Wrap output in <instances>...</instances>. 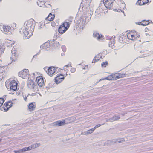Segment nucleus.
I'll list each match as a JSON object with an SVG mask.
<instances>
[{
  "label": "nucleus",
  "instance_id": "1",
  "mask_svg": "<svg viewBox=\"0 0 153 153\" xmlns=\"http://www.w3.org/2000/svg\"><path fill=\"white\" fill-rule=\"evenodd\" d=\"M35 25V22L33 19H31L29 20L26 21L24 24L23 27L25 29L30 30L33 31Z\"/></svg>",
  "mask_w": 153,
  "mask_h": 153
},
{
  "label": "nucleus",
  "instance_id": "2",
  "mask_svg": "<svg viewBox=\"0 0 153 153\" xmlns=\"http://www.w3.org/2000/svg\"><path fill=\"white\" fill-rule=\"evenodd\" d=\"M27 86L33 91L36 92L38 91V86L36 83L31 80H28L27 82Z\"/></svg>",
  "mask_w": 153,
  "mask_h": 153
},
{
  "label": "nucleus",
  "instance_id": "3",
  "mask_svg": "<svg viewBox=\"0 0 153 153\" xmlns=\"http://www.w3.org/2000/svg\"><path fill=\"white\" fill-rule=\"evenodd\" d=\"M69 27V22H65L60 26L58 29V32L61 34H63L66 31Z\"/></svg>",
  "mask_w": 153,
  "mask_h": 153
},
{
  "label": "nucleus",
  "instance_id": "4",
  "mask_svg": "<svg viewBox=\"0 0 153 153\" xmlns=\"http://www.w3.org/2000/svg\"><path fill=\"white\" fill-rule=\"evenodd\" d=\"M22 32L24 34L23 37L24 39H27L32 35L33 31L30 30L25 29L23 27H22Z\"/></svg>",
  "mask_w": 153,
  "mask_h": 153
},
{
  "label": "nucleus",
  "instance_id": "5",
  "mask_svg": "<svg viewBox=\"0 0 153 153\" xmlns=\"http://www.w3.org/2000/svg\"><path fill=\"white\" fill-rule=\"evenodd\" d=\"M89 0L88 1H87L86 0H82L80 4V7H82L83 10H86L87 11H89L90 4L91 3L90 0Z\"/></svg>",
  "mask_w": 153,
  "mask_h": 153
},
{
  "label": "nucleus",
  "instance_id": "6",
  "mask_svg": "<svg viewBox=\"0 0 153 153\" xmlns=\"http://www.w3.org/2000/svg\"><path fill=\"white\" fill-rule=\"evenodd\" d=\"M8 87L10 91H16L17 89V83L15 80H12L8 85Z\"/></svg>",
  "mask_w": 153,
  "mask_h": 153
},
{
  "label": "nucleus",
  "instance_id": "7",
  "mask_svg": "<svg viewBox=\"0 0 153 153\" xmlns=\"http://www.w3.org/2000/svg\"><path fill=\"white\" fill-rule=\"evenodd\" d=\"M19 75L22 78L25 79L28 78L29 76V71L27 69H24L22 71L20 72Z\"/></svg>",
  "mask_w": 153,
  "mask_h": 153
},
{
  "label": "nucleus",
  "instance_id": "8",
  "mask_svg": "<svg viewBox=\"0 0 153 153\" xmlns=\"http://www.w3.org/2000/svg\"><path fill=\"white\" fill-rule=\"evenodd\" d=\"M36 80L38 85L39 87H42L45 82V79L43 78L41 76H37Z\"/></svg>",
  "mask_w": 153,
  "mask_h": 153
},
{
  "label": "nucleus",
  "instance_id": "9",
  "mask_svg": "<svg viewBox=\"0 0 153 153\" xmlns=\"http://www.w3.org/2000/svg\"><path fill=\"white\" fill-rule=\"evenodd\" d=\"M103 6H100L98 7L96 9L95 12V15L96 16H98V15H101V14H103V13H105V12L104 11V10L103 9Z\"/></svg>",
  "mask_w": 153,
  "mask_h": 153
},
{
  "label": "nucleus",
  "instance_id": "10",
  "mask_svg": "<svg viewBox=\"0 0 153 153\" xmlns=\"http://www.w3.org/2000/svg\"><path fill=\"white\" fill-rule=\"evenodd\" d=\"M1 27L3 28L4 33L8 34L11 33V28L10 26L6 25H0V28Z\"/></svg>",
  "mask_w": 153,
  "mask_h": 153
},
{
  "label": "nucleus",
  "instance_id": "11",
  "mask_svg": "<svg viewBox=\"0 0 153 153\" xmlns=\"http://www.w3.org/2000/svg\"><path fill=\"white\" fill-rule=\"evenodd\" d=\"M64 79V76L62 74H58L55 77V82L57 84H59L62 82Z\"/></svg>",
  "mask_w": 153,
  "mask_h": 153
},
{
  "label": "nucleus",
  "instance_id": "12",
  "mask_svg": "<svg viewBox=\"0 0 153 153\" xmlns=\"http://www.w3.org/2000/svg\"><path fill=\"white\" fill-rule=\"evenodd\" d=\"M105 6L107 8L111 9L112 6V2L111 0H102Z\"/></svg>",
  "mask_w": 153,
  "mask_h": 153
},
{
  "label": "nucleus",
  "instance_id": "13",
  "mask_svg": "<svg viewBox=\"0 0 153 153\" xmlns=\"http://www.w3.org/2000/svg\"><path fill=\"white\" fill-rule=\"evenodd\" d=\"M56 71V69L54 67H50L48 68L47 72L48 75L50 76H52Z\"/></svg>",
  "mask_w": 153,
  "mask_h": 153
},
{
  "label": "nucleus",
  "instance_id": "14",
  "mask_svg": "<svg viewBox=\"0 0 153 153\" xmlns=\"http://www.w3.org/2000/svg\"><path fill=\"white\" fill-rule=\"evenodd\" d=\"M11 53L12 55L10 57V59L12 60L11 62H15L16 60V51L15 48L13 47L11 50Z\"/></svg>",
  "mask_w": 153,
  "mask_h": 153
},
{
  "label": "nucleus",
  "instance_id": "15",
  "mask_svg": "<svg viewBox=\"0 0 153 153\" xmlns=\"http://www.w3.org/2000/svg\"><path fill=\"white\" fill-rule=\"evenodd\" d=\"M5 66H0V80L4 77V74L5 73L4 68Z\"/></svg>",
  "mask_w": 153,
  "mask_h": 153
},
{
  "label": "nucleus",
  "instance_id": "16",
  "mask_svg": "<svg viewBox=\"0 0 153 153\" xmlns=\"http://www.w3.org/2000/svg\"><path fill=\"white\" fill-rule=\"evenodd\" d=\"M115 36H113L111 37L109 36H107L106 37V39L108 40H110L109 42V45L111 44V45L112 44L113 45H114V44L115 43Z\"/></svg>",
  "mask_w": 153,
  "mask_h": 153
},
{
  "label": "nucleus",
  "instance_id": "17",
  "mask_svg": "<svg viewBox=\"0 0 153 153\" xmlns=\"http://www.w3.org/2000/svg\"><path fill=\"white\" fill-rule=\"evenodd\" d=\"M48 0H38L37 2V4L38 5L41 7H44L45 6V3Z\"/></svg>",
  "mask_w": 153,
  "mask_h": 153
},
{
  "label": "nucleus",
  "instance_id": "18",
  "mask_svg": "<svg viewBox=\"0 0 153 153\" xmlns=\"http://www.w3.org/2000/svg\"><path fill=\"white\" fill-rule=\"evenodd\" d=\"M115 76V75L113 74H111L110 75L108 76L107 77L101 79L99 80V81H100L102 80H113L114 79V77Z\"/></svg>",
  "mask_w": 153,
  "mask_h": 153
},
{
  "label": "nucleus",
  "instance_id": "19",
  "mask_svg": "<svg viewBox=\"0 0 153 153\" xmlns=\"http://www.w3.org/2000/svg\"><path fill=\"white\" fill-rule=\"evenodd\" d=\"M94 37L95 38H97V39L100 40H102L103 39V36L102 35H101V36L97 32H94L93 34Z\"/></svg>",
  "mask_w": 153,
  "mask_h": 153
},
{
  "label": "nucleus",
  "instance_id": "20",
  "mask_svg": "<svg viewBox=\"0 0 153 153\" xmlns=\"http://www.w3.org/2000/svg\"><path fill=\"white\" fill-rule=\"evenodd\" d=\"M102 58V56L101 54H99L96 56L94 59H93L92 63H95V62H97L100 59Z\"/></svg>",
  "mask_w": 153,
  "mask_h": 153
},
{
  "label": "nucleus",
  "instance_id": "21",
  "mask_svg": "<svg viewBox=\"0 0 153 153\" xmlns=\"http://www.w3.org/2000/svg\"><path fill=\"white\" fill-rule=\"evenodd\" d=\"M86 19V18L85 16H82L81 18L80 19V21H82V23L79 22V25L80 27H81L82 26H83L85 24Z\"/></svg>",
  "mask_w": 153,
  "mask_h": 153
},
{
  "label": "nucleus",
  "instance_id": "22",
  "mask_svg": "<svg viewBox=\"0 0 153 153\" xmlns=\"http://www.w3.org/2000/svg\"><path fill=\"white\" fill-rule=\"evenodd\" d=\"M149 0H138L137 3L139 5L145 4L148 3Z\"/></svg>",
  "mask_w": 153,
  "mask_h": 153
},
{
  "label": "nucleus",
  "instance_id": "23",
  "mask_svg": "<svg viewBox=\"0 0 153 153\" xmlns=\"http://www.w3.org/2000/svg\"><path fill=\"white\" fill-rule=\"evenodd\" d=\"M49 43L48 42H46L41 46L40 48L41 49H47L48 48H49Z\"/></svg>",
  "mask_w": 153,
  "mask_h": 153
},
{
  "label": "nucleus",
  "instance_id": "24",
  "mask_svg": "<svg viewBox=\"0 0 153 153\" xmlns=\"http://www.w3.org/2000/svg\"><path fill=\"white\" fill-rule=\"evenodd\" d=\"M55 16L54 14L50 13L48 16L47 17L46 19L50 21H53L54 19Z\"/></svg>",
  "mask_w": 153,
  "mask_h": 153
},
{
  "label": "nucleus",
  "instance_id": "25",
  "mask_svg": "<svg viewBox=\"0 0 153 153\" xmlns=\"http://www.w3.org/2000/svg\"><path fill=\"white\" fill-rule=\"evenodd\" d=\"M35 107L33 103H31L28 105V109L30 111H32L35 110Z\"/></svg>",
  "mask_w": 153,
  "mask_h": 153
},
{
  "label": "nucleus",
  "instance_id": "26",
  "mask_svg": "<svg viewBox=\"0 0 153 153\" xmlns=\"http://www.w3.org/2000/svg\"><path fill=\"white\" fill-rule=\"evenodd\" d=\"M127 37L128 39L130 40H135V36L133 34H132L131 33H129L128 34Z\"/></svg>",
  "mask_w": 153,
  "mask_h": 153
},
{
  "label": "nucleus",
  "instance_id": "27",
  "mask_svg": "<svg viewBox=\"0 0 153 153\" xmlns=\"http://www.w3.org/2000/svg\"><path fill=\"white\" fill-rule=\"evenodd\" d=\"M149 21V20L148 21L143 20L142 22H139V24L143 26H146L150 22Z\"/></svg>",
  "mask_w": 153,
  "mask_h": 153
},
{
  "label": "nucleus",
  "instance_id": "28",
  "mask_svg": "<svg viewBox=\"0 0 153 153\" xmlns=\"http://www.w3.org/2000/svg\"><path fill=\"white\" fill-rule=\"evenodd\" d=\"M12 103L11 101H8L6 102L4 104L5 105L7 108V110L9 108L12 106Z\"/></svg>",
  "mask_w": 153,
  "mask_h": 153
},
{
  "label": "nucleus",
  "instance_id": "29",
  "mask_svg": "<svg viewBox=\"0 0 153 153\" xmlns=\"http://www.w3.org/2000/svg\"><path fill=\"white\" fill-rule=\"evenodd\" d=\"M40 146V144L39 143H36L33 144L30 146V147L31 149H34L35 148L39 146Z\"/></svg>",
  "mask_w": 153,
  "mask_h": 153
},
{
  "label": "nucleus",
  "instance_id": "30",
  "mask_svg": "<svg viewBox=\"0 0 153 153\" xmlns=\"http://www.w3.org/2000/svg\"><path fill=\"white\" fill-rule=\"evenodd\" d=\"M4 49V48L3 45L2 44H0V54H1L3 53Z\"/></svg>",
  "mask_w": 153,
  "mask_h": 153
},
{
  "label": "nucleus",
  "instance_id": "31",
  "mask_svg": "<svg viewBox=\"0 0 153 153\" xmlns=\"http://www.w3.org/2000/svg\"><path fill=\"white\" fill-rule=\"evenodd\" d=\"M65 124V121L64 120L62 121H60L59 122H57V123H56V125L59 126L62 125H63Z\"/></svg>",
  "mask_w": 153,
  "mask_h": 153
},
{
  "label": "nucleus",
  "instance_id": "32",
  "mask_svg": "<svg viewBox=\"0 0 153 153\" xmlns=\"http://www.w3.org/2000/svg\"><path fill=\"white\" fill-rule=\"evenodd\" d=\"M73 19V17H72V16H70L69 17L68 19L66 20L65 22H69L70 25V24L72 22Z\"/></svg>",
  "mask_w": 153,
  "mask_h": 153
},
{
  "label": "nucleus",
  "instance_id": "33",
  "mask_svg": "<svg viewBox=\"0 0 153 153\" xmlns=\"http://www.w3.org/2000/svg\"><path fill=\"white\" fill-rule=\"evenodd\" d=\"M108 65V62H104L101 64V66L102 67H105Z\"/></svg>",
  "mask_w": 153,
  "mask_h": 153
},
{
  "label": "nucleus",
  "instance_id": "34",
  "mask_svg": "<svg viewBox=\"0 0 153 153\" xmlns=\"http://www.w3.org/2000/svg\"><path fill=\"white\" fill-rule=\"evenodd\" d=\"M120 117L119 115L116 116H114L113 117V119L114 120H119L120 119Z\"/></svg>",
  "mask_w": 153,
  "mask_h": 153
},
{
  "label": "nucleus",
  "instance_id": "35",
  "mask_svg": "<svg viewBox=\"0 0 153 153\" xmlns=\"http://www.w3.org/2000/svg\"><path fill=\"white\" fill-rule=\"evenodd\" d=\"M4 102L3 98H0V107L1 106Z\"/></svg>",
  "mask_w": 153,
  "mask_h": 153
},
{
  "label": "nucleus",
  "instance_id": "36",
  "mask_svg": "<svg viewBox=\"0 0 153 153\" xmlns=\"http://www.w3.org/2000/svg\"><path fill=\"white\" fill-rule=\"evenodd\" d=\"M94 131L93 128L91 129L88 131H87V134H90L92 133Z\"/></svg>",
  "mask_w": 153,
  "mask_h": 153
},
{
  "label": "nucleus",
  "instance_id": "37",
  "mask_svg": "<svg viewBox=\"0 0 153 153\" xmlns=\"http://www.w3.org/2000/svg\"><path fill=\"white\" fill-rule=\"evenodd\" d=\"M117 75H118L119 77V78H120L123 77L125 76L124 74H121L120 73H119L118 74H117Z\"/></svg>",
  "mask_w": 153,
  "mask_h": 153
},
{
  "label": "nucleus",
  "instance_id": "38",
  "mask_svg": "<svg viewBox=\"0 0 153 153\" xmlns=\"http://www.w3.org/2000/svg\"><path fill=\"white\" fill-rule=\"evenodd\" d=\"M62 51L64 52H65L66 51V47L65 45H62Z\"/></svg>",
  "mask_w": 153,
  "mask_h": 153
},
{
  "label": "nucleus",
  "instance_id": "39",
  "mask_svg": "<svg viewBox=\"0 0 153 153\" xmlns=\"http://www.w3.org/2000/svg\"><path fill=\"white\" fill-rule=\"evenodd\" d=\"M124 141V140L123 139H122L121 140L119 139L117 141H116V143L118 142L119 143H121L122 142H123Z\"/></svg>",
  "mask_w": 153,
  "mask_h": 153
},
{
  "label": "nucleus",
  "instance_id": "40",
  "mask_svg": "<svg viewBox=\"0 0 153 153\" xmlns=\"http://www.w3.org/2000/svg\"><path fill=\"white\" fill-rule=\"evenodd\" d=\"M76 69L74 68H72L71 69V71L72 73H74Z\"/></svg>",
  "mask_w": 153,
  "mask_h": 153
},
{
  "label": "nucleus",
  "instance_id": "41",
  "mask_svg": "<svg viewBox=\"0 0 153 153\" xmlns=\"http://www.w3.org/2000/svg\"><path fill=\"white\" fill-rule=\"evenodd\" d=\"M101 126L100 124H97L93 128L94 130L97 128H98Z\"/></svg>",
  "mask_w": 153,
  "mask_h": 153
},
{
  "label": "nucleus",
  "instance_id": "42",
  "mask_svg": "<svg viewBox=\"0 0 153 153\" xmlns=\"http://www.w3.org/2000/svg\"><path fill=\"white\" fill-rule=\"evenodd\" d=\"M21 151H22V152L27 151L26 147H25L22 149H21Z\"/></svg>",
  "mask_w": 153,
  "mask_h": 153
},
{
  "label": "nucleus",
  "instance_id": "43",
  "mask_svg": "<svg viewBox=\"0 0 153 153\" xmlns=\"http://www.w3.org/2000/svg\"><path fill=\"white\" fill-rule=\"evenodd\" d=\"M119 77L118 75H115V76L114 77V79L116 80L117 79H119Z\"/></svg>",
  "mask_w": 153,
  "mask_h": 153
},
{
  "label": "nucleus",
  "instance_id": "44",
  "mask_svg": "<svg viewBox=\"0 0 153 153\" xmlns=\"http://www.w3.org/2000/svg\"><path fill=\"white\" fill-rule=\"evenodd\" d=\"M14 152L15 153H20L22 152L21 149L19 150L18 151H15Z\"/></svg>",
  "mask_w": 153,
  "mask_h": 153
},
{
  "label": "nucleus",
  "instance_id": "45",
  "mask_svg": "<svg viewBox=\"0 0 153 153\" xmlns=\"http://www.w3.org/2000/svg\"><path fill=\"white\" fill-rule=\"evenodd\" d=\"M42 27V25L41 24H39V29H41Z\"/></svg>",
  "mask_w": 153,
  "mask_h": 153
},
{
  "label": "nucleus",
  "instance_id": "46",
  "mask_svg": "<svg viewBox=\"0 0 153 153\" xmlns=\"http://www.w3.org/2000/svg\"><path fill=\"white\" fill-rule=\"evenodd\" d=\"M30 148H31L30 147V146L29 147H26L27 151H28V150H31V149Z\"/></svg>",
  "mask_w": 153,
  "mask_h": 153
},
{
  "label": "nucleus",
  "instance_id": "47",
  "mask_svg": "<svg viewBox=\"0 0 153 153\" xmlns=\"http://www.w3.org/2000/svg\"><path fill=\"white\" fill-rule=\"evenodd\" d=\"M140 37V35H137L136 36H135V39H136L137 38H139Z\"/></svg>",
  "mask_w": 153,
  "mask_h": 153
},
{
  "label": "nucleus",
  "instance_id": "48",
  "mask_svg": "<svg viewBox=\"0 0 153 153\" xmlns=\"http://www.w3.org/2000/svg\"><path fill=\"white\" fill-rule=\"evenodd\" d=\"M79 22H80L81 23H82V21H80V19L79 20H78L77 21V23L79 25Z\"/></svg>",
  "mask_w": 153,
  "mask_h": 153
},
{
  "label": "nucleus",
  "instance_id": "49",
  "mask_svg": "<svg viewBox=\"0 0 153 153\" xmlns=\"http://www.w3.org/2000/svg\"><path fill=\"white\" fill-rule=\"evenodd\" d=\"M51 25L52 26H54L55 25V23L54 22H52L51 23Z\"/></svg>",
  "mask_w": 153,
  "mask_h": 153
},
{
  "label": "nucleus",
  "instance_id": "50",
  "mask_svg": "<svg viewBox=\"0 0 153 153\" xmlns=\"http://www.w3.org/2000/svg\"><path fill=\"white\" fill-rule=\"evenodd\" d=\"M27 97H25L24 98V100L25 101H26L27 100Z\"/></svg>",
  "mask_w": 153,
  "mask_h": 153
},
{
  "label": "nucleus",
  "instance_id": "51",
  "mask_svg": "<svg viewBox=\"0 0 153 153\" xmlns=\"http://www.w3.org/2000/svg\"><path fill=\"white\" fill-rule=\"evenodd\" d=\"M68 66H69L68 65H66L64 67V69H65V67H68Z\"/></svg>",
  "mask_w": 153,
  "mask_h": 153
},
{
  "label": "nucleus",
  "instance_id": "52",
  "mask_svg": "<svg viewBox=\"0 0 153 153\" xmlns=\"http://www.w3.org/2000/svg\"><path fill=\"white\" fill-rule=\"evenodd\" d=\"M0 135H1V134H0ZM2 140V139L1 138H0V143L1 142Z\"/></svg>",
  "mask_w": 153,
  "mask_h": 153
},
{
  "label": "nucleus",
  "instance_id": "53",
  "mask_svg": "<svg viewBox=\"0 0 153 153\" xmlns=\"http://www.w3.org/2000/svg\"><path fill=\"white\" fill-rule=\"evenodd\" d=\"M115 1H119L120 2L121 1V0H115Z\"/></svg>",
  "mask_w": 153,
  "mask_h": 153
},
{
  "label": "nucleus",
  "instance_id": "54",
  "mask_svg": "<svg viewBox=\"0 0 153 153\" xmlns=\"http://www.w3.org/2000/svg\"><path fill=\"white\" fill-rule=\"evenodd\" d=\"M114 10H115L116 11H118V10L116 9H114Z\"/></svg>",
  "mask_w": 153,
  "mask_h": 153
},
{
  "label": "nucleus",
  "instance_id": "55",
  "mask_svg": "<svg viewBox=\"0 0 153 153\" xmlns=\"http://www.w3.org/2000/svg\"><path fill=\"white\" fill-rule=\"evenodd\" d=\"M33 75H34V77H36V76H35V73H33Z\"/></svg>",
  "mask_w": 153,
  "mask_h": 153
},
{
  "label": "nucleus",
  "instance_id": "56",
  "mask_svg": "<svg viewBox=\"0 0 153 153\" xmlns=\"http://www.w3.org/2000/svg\"><path fill=\"white\" fill-rule=\"evenodd\" d=\"M86 0L87 1H89V0ZM91 1H92V0H90V3L91 2Z\"/></svg>",
  "mask_w": 153,
  "mask_h": 153
},
{
  "label": "nucleus",
  "instance_id": "57",
  "mask_svg": "<svg viewBox=\"0 0 153 153\" xmlns=\"http://www.w3.org/2000/svg\"><path fill=\"white\" fill-rule=\"evenodd\" d=\"M122 4H123V5L124 6H125V4H124V3H122Z\"/></svg>",
  "mask_w": 153,
  "mask_h": 153
},
{
  "label": "nucleus",
  "instance_id": "58",
  "mask_svg": "<svg viewBox=\"0 0 153 153\" xmlns=\"http://www.w3.org/2000/svg\"><path fill=\"white\" fill-rule=\"evenodd\" d=\"M6 85V86L7 87V89H8V88H7V85Z\"/></svg>",
  "mask_w": 153,
  "mask_h": 153
},
{
  "label": "nucleus",
  "instance_id": "59",
  "mask_svg": "<svg viewBox=\"0 0 153 153\" xmlns=\"http://www.w3.org/2000/svg\"><path fill=\"white\" fill-rule=\"evenodd\" d=\"M36 56V55H34L33 56V57H35Z\"/></svg>",
  "mask_w": 153,
  "mask_h": 153
}]
</instances>
